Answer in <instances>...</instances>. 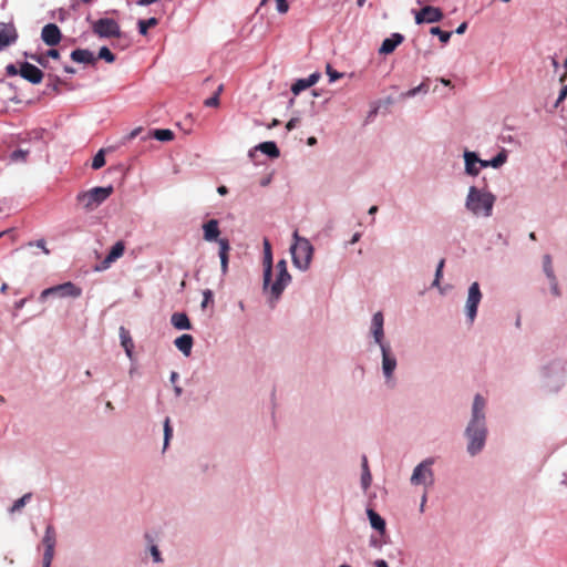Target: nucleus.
I'll list each match as a JSON object with an SVG mask.
<instances>
[{
  "mask_svg": "<svg viewBox=\"0 0 567 567\" xmlns=\"http://www.w3.org/2000/svg\"><path fill=\"white\" fill-rule=\"evenodd\" d=\"M369 334L373 343L378 346L381 351V371L384 384L389 389H393L396 385L395 371L398 369V359L392 350L391 343L385 338L384 316L381 311L373 313Z\"/></svg>",
  "mask_w": 567,
  "mask_h": 567,
  "instance_id": "f257e3e1",
  "label": "nucleus"
},
{
  "mask_svg": "<svg viewBox=\"0 0 567 567\" xmlns=\"http://www.w3.org/2000/svg\"><path fill=\"white\" fill-rule=\"evenodd\" d=\"M485 409L486 400L481 394H476L472 403L471 417L464 431L467 441L466 452L471 456L480 454L486 444L488 430Z\"/></svg>",
  "mask_w": 567,
  "mask_h": 567,
  "instance_id": "f03ea898",
  "label": "nucleus"
},
{
  "mask_svg": "<svg viewBox=\"0 0 567 567\" xmlns=\"http://www.w3.org/2000/svg\"><path fill=\"white\" fill-rule=\"evenodd\" d=\"M496 196L486 187L472 185L464 200L466 212L475 218H489L493 215Z\"/></svg>",
  "mask_w": 567,
  "mask_h": 567,
  "instance_id": "7ed1b4c3",
  "label": "nucleus"
},
{
  "mask_svg": "<svg viewBox=\"0 0 567 567\" xmlns=\"http://www.w3.org/2000/svg\"><path fill=\"white\" fill-rule=\"evenodd\" d=\"M291 279L292 278L288 271L286 259H280L276 265L275 280L271 281L270 279L267 286H265V281H262V291L266 295L267 302L271 308L277 305L285 289L290 285Z\"/></svg>",
  "mask_w": 567,
  "mask_h": 567,
  "instance_id": "20e7f679",
  "label": "nucleus"
},
{
  "mask_svg": "<svg viewBox=\"0 0 567 567\" xmlns=\"http://www.w3.org/2000/svg\"><path fill=\"white\" fill-rule=\"evenodd\" d=\"M290 254L293 266L300 271H307L310 268L315 248L310 240L299 235L298 230L292 234V244Z\"/></svg>",
  "mask_w": 567,
  "mask_h": 567,
  "instance_id": "39448f33",
  "label": "nucleus"
},
{
  "mask_svg": "<svg viewBox=\"0 0 567 567\" xmlns=\"http://www.w3.org/2000/svg\"><path fill=\"white\" fill-rule=\"evenodd\" d=\"M114 192L112 185L105 187H93L76 195V202L86 212H92L103 204Z\"/></svg>",
  "mask_w": 567,
  "mask_h": 567,
  "instance_id": "423d86ee",
  "label": "nucleus"
},
{
  "mask_svg": "<svg viewBox=\"0 0 567 567\" xmlns=\"http://www.w3.org/2000/svg\"><path fill=\"white\" fill-rule=\"evenodd\" d=\"M434 464V460L432 457H427L423 460L421 463H419L412 472V475L410 477V483L413 486H424L425 488H429L434 483V472L432 470V466Z\"/></svg>",
  "mask_w": 567,
  "mask_h": 567,
  "instance_id": "0eeeda50",
  "label": "nucleus"
},
{
  "mask_svg": "<svg viewBox=\"0 0 567 567\" xmlns=\"http://www.w3.org/2000/svg\"><path fill=\"white\" fill-rule=\"evenodd\" d=\"M82 295V289L75 286L73 282L68 281L61 285H56L44 289L39 297L40 301H44L47 298L53 296L59 298H79Z\"/></svg>",
  "mask_w": 567,
  "mask_h": 567,
  "instance_id": "6e6552de",
  "label": "nucleus"
},
{
  "mask_svg": "<svg viewBox=\"0 0 567 567\" xmlns=\"http://www.w3.org/2000/svg\"><path fill=\"white\" fill-rule=\"evenodd\" d=\"M93 32L100 38H115L120 37L121 29L118 23L111 18H102L93 22Z\"/></svg>",
  "mask_w": 567,
  "mask_h": 567,
  "instance_id": "1a4fd4ad",
  "label": "nucleus"
},
{
  "mask_svg": "<svg viewBox=\"0 0 567 567\" xmlns=\"http://www.w3.org/2000/svg\"><path fill=\"white\" fill-rule=\"evenodd\" d=\"M482 300V292L478 282H473L467 292V299L465 302V315L467 317V320L472 323L474 322L476 315H477V308Z\"/></svg>",
  "mask_w": 567,
  "mask_h": 567,
  "instance_id": "9d476101",
  "label": "nucleus"
},
{
  "mask_svg": "<svg viewBox=\"0 0 567 567\" xmlns=\"http://www.w3.org/2000/svg\"><path fill=\"white\" fill-rule=\"evenodd\" d=\"M56 544V533L52 525H48L44 530V535L42 538V545L44 546V553H43V559H42V566L43 567H50L53 556H54V548Z\"/></svg>",
  "mask_w": 567,
  "mask_h": 567,
  "instance_id": "9b49d317",
  "label": "nucleus"
},
{
  "mask_svg": "<svg viewBox=\"0 0 567 567\" xmlns=\"http://www.w3.org/2000/svg\"><path fill=\"white\" fill-rule=\"evenodd\" d=\"M464 159V173L467 176H478L481 169L485 168L484 159L478 157V154L474 151L465 150L463 153Z\"/></svg>",
  "mask_w": 567,
  "mask_h": 567,
  "instance_id": "f8f14e48",
  "label": "nucleus"
},
{
  "mask_svg": "<svg viewBox=\"0 0 567 567\" xmlns=\"http://www.w3.org/2000/svg\"><path fill=\"white\" fill-rule=\"evenodd\" d=\"M414 19L416 24L435 23L443 19V12L440 8L426 6L414 12Z\"/></svg>",
  "mask_w": 567,
  "mask_h": 567,
  "instance_id": "ddd939ff",
  "label": "nucleus"
},
{
  "mask_svg": "<svg viewBox=\"0 0 567 567\" xmlns=\"http://www.w3.org/2000/svg\"><path fill=\"white\" fill-rule=\"evenodd\" d=\"M262 267H264V274H262V281H265V286L268 285V281L272 277L274 271V259H272V250L271 245L268 238H264L262 240Z\"/></svg>",
  "mask_w": 567,
  "mask_h": 567,
  "instance_id": "4468645a",
  "label": "nucleus"
},
{
  "mask_svg": "<svg viewBox=\"0 0 567 567\" xmlns=\"http://www.w3.org/2000/svg\"><path fill=\"white\" fill-rule=\"evenodd\" d=\"M125 246L123 241H117L113 245L107 256L95 267L96 271H103L110 268V266L121 258L124 254Z\"/></svg>",
  "mask_w": 567,
  "mask_h": 567,
  "instance_id": "2eb2a0df",
  "label": "nucleus"
},
{
  "mask_svg": "<svg viewBox=\"0 0 567 567\" xmlns=\"http://www.w3.org/2000/svg\"><path fill=\"white\" fill-rule=\"evenodd\" d=\"M18 32L12 23L0 22V51L16 43Z\"/></svg>",
  "mask_w": 567,
  "mask_h": 567,
  "instance_id": "dca6fc26",
  "label": "nucleus"
},
{
  "mask_svg": "<svg viewBox=\"0 0 567 567\" xmlns=\"http://www.w3.org/2000/svg\"><path fill=\"white\" fill-rule=\"evenodd\" d=\"M42 41L50 47L59 44L61 41V31L54 23H48L42 28L41 31Z\"/></svg>",
  "mask_w": 567,
  "mask_h": 567,
  "instance_id": "f3484780",
  "label": "nucleus"
},
{
  "mask_svg": "<svg viewBox=\"0 0 567 567\" xmlns=\"http://www.w3.org/2000/svg\"><path fill=\"white\" fill-rule=\"evenodd\" d=\"M20 75L32 84H39L43 79V72L28 62L21 64Z\"/></svg>",
  "mask_w": 567,
  "mask_h": 567,
  "instance_id": "a211bd4d",
  "label": "nucleus"
},
{
  "mask_svg": "<svg viewBox=\"0 0 567 567\" xmlns=\"http://www.w3.org/2000/svg\"><path fill=\"white\" fill-rule=\"evenodd\" d=\"M219 223L217 219H209L203 225V238L208 243H217L221 238H219Z\"/></svg>",
  "mask_w": 567,
  "mask_h": 567,
  "instance_id": "6ab92c4d",
  "label": "nucleus"
},
{
  "mask_svg": "<svg viewBox=\"0 0 567 567\" xmlns=\"http://www.w3.org/2000/svg\"><path fill=\"white\" fill-rule=\"evenodd\" d=\"M367 516L370 523V526L373 530H375L380 536H384L386 534V523L384 518L378 514L373 508H367Z\"/></svg>",
  "mask_w": 567,
  "mask_h": 567,
  "instance_id": "aec40b11",
  "label": "nucleus"
},
{
  "mask_svg": "<svg viewBox=\"0 0 567 567\" xmlns=\"http://www.w3.org/2000/svg\"><path fill=\"white\" fill-rule=\"evenodd\" d=\"M404 40V37L401 33H392L390 38L383 40L379 53L380 54H390L392 53Z\"/></svg>",
  "mask_w": 567,
  "mask_h": 567,
  "instance_id": "412c9836",
  "label": "nucleus"
},
{
  "mask_svg": "<svg viewBox=\"0 0 567 567\" xmlns=\"http://www.w3.org/2000/svg\"><path fill=\"white\" fill-rule=\"evenodd\" d=\"M256 151H260L270 158H277L280 155L279 148L275 142H262L249 151V156L252 157Z\"/></svg>",
  "mask_w": 567,
  "mask_h": 567,
  "instance_id": "4be33fe9",
  "label": "nucleus"
},
{
  "mask_svg": "<svg viewBox=\"0 0 567 567\" xmlns=\"http://www.w3.org/2000/svg\"><path fill=\"white\" fill-rule=\"evenodd\" d=\"M218 246H219L218 256L220 259V269H221L223 275H225L228 271V260H229L228 252L230 250L229 240L227 238H223V239L218 240Z\"/></svg>",
  "mask_w": 567,
  "mask_h": 567,
  "instance_id": "5701e85b",
  "label": "nucleus"
},
{
  "mask_svg": "<svg viewBox=\"0 0 567 567\" xmlns=\"http://www.w3.org/2000/svg\"><path fill=\"white\" fill-rule=\"evenodd\" d=\"M194 339L190 334L184 333L174 340V346L185 355L189 357L192 353Z\"/></svg>",
  "mask_w": 567,
  "mask_h": 567,
  "instance_id": "b1692460",
  "label": "nucleus"
},
{
  "mask_svg": "<svg viewBox=\"0 0 567 567\" xmlns=\"http://www.w3.org/2000/svg\"><path fill=\"white\" fill-rule=\"evenodd\" d=\"M71 59L76 63L91 64L95 61L92 51L87 49H76L71 52Z\"/></svg>",
  "mask_w": 567,
  "mask_h": 567,
  "instance_id": "393cba45",
  "label": "nucleus"
},
{
  "mask_svg": "<svg viewBox=\"0 0 567 567\" xmlns=\"http://www.w3.org/2000/svg\"><path fill=\"white\" fill-rule=\"evenodd\" d=\"M171 323L177 330H189L192 329V323L189 321L188 316L185 312H175L171 317Z\"/></svg>",
  "mask_w": 567,
  "mask_h": 567,
  "instance_id": "a878e982",
  "label": "nucleus"
},
{
  "mask_svg": "<svg viewBox=\"0 0 567 567\" xmlns=\"http://www.w3.org/2000/svg\"><path fill=\"white\" fill-rule=\"evenodd\" d=\"M507 151L502 150L496 156H494L491 159H484L485 168L492 167V168H499L507 162Z\"/></svg>",
  "mask_w": 567,
  "mask_h": 567,
  "instance_id": "bb28decb",
  "label": "nucleus"
},
{
  "mask_svg": "<svg viewBox=\"0 0 567 567\" xmlns=\"http://www.w3.org/2000/svg\"><path fill=\"white\" fill-rule=\"evenodd\" d=\"M372 483V476L369 470L367 457L362 461V473H361V487L365 492Z\"/></svg>",
  "mask_w": 567,
  "mask_h": 567,
  "instance_id": "cd10ccee",
  "label": "nucleus"
},
{
  "mask_svg": "<svg viewBox=\"0 0 567 567\" xmlns=\"http://www.w3.org/2000/svg\"><path fill=\"white\" fill-rule=\"evenodd\" d=\"M429 90H430L429 84L426 82H422L417 86L412 87V89L408 90L406 92H403L401 94V97L402 99H411V97L416 96L420 93L426 94L429 92Z\"/></svg>",
  "mask_w": 567,
  "mask_h": 567,
  "instance_id": "c85d7f7f",
  "label": "nucleus"
},
{
  "mask_svg": "<svg viewBox=\"0 0 567 567\" xmlns=\"http://www.w3.org/2000/svg\"><path fill=\"white\" fill-rule=\"evenodd\" d=\"M31 498H32L31 493L24 494L22 497L18 498L12 504V506L9 508V513L14 514V513L21 512L22 508L30 502Z\"/></svg>",
  "mask_w": 567,
  "mask_h": 567,
  "instance_id": "c756f323",
  "label": "nucleus"
},
{
  "mask_svg": "<svg viewBox=\"0 0 567 567\" xmlns=\"http://www.w3.org/2000/svg\"><path fill=\"white\" fill-rule=\"evenodd\" d=\"M157 23H158V20L154 17L146 19V20H138L137 27H138L140 34L146 35L148 28L155 27V25H157Z\"/></svg>",
  "mask_w": 567,
  "mask_h": 567,
  "instance_id": "7c9ffc66",
  "label": "nucleus"
},
{
  "mask_svg": "<svg viewBox=\"0 0 567 567\" xmlns=\"http://www.w3.org/2000/svg\"><path fill=\"white\" fill-rule=\"evenodd\" d=\"M153 136L161 142H168L174 138V133L171 130H155Z\"/></svg>",
  "mask_w": 567,
  "mask_h": 567,
  "instance_id": "2f4dec72",
  "label": "nucleus"
},
{
  "mask_svg": "<svg viewBox=\"0 0 567 567\" xmlns=\"http://www.w3.org/2000/svg\"><path fill=\"white\" fill-rule=\"evenodd\" d=\"M543 270L547 278L556 277L553 268V260L550 255H544L543 257Z\"/></svg>",
  "mask_w": 567,
  "mask_h": 567,
  "instance_id": "473e14b6",
  "label": "nucleus"
},
{
  "mask_svg": "<svg viewBox=\"0 0 567 567\" xmlns=\"http://www.w3.org/2000/svg\"><path fill=\"white\" fill-rule=\"evenodd\" d=\"M120 340L123 348H134L130 332L124 327L120 328Z\"/></svg>",
  "mask_w": 567,
  "mask_h": 567,
  "instance_id": "72a5a7b5",
  "label": "nucleus"
},
{
  "mask_svg": "<svg viewBox=\"0 0 567 567\" xmlns=\"http://www.w3.org/2000/svg\"><path fill=\"white\" fill-rule=\"evenodd\" d=\"M430 33L433 35H437L442 43H447L452 35V32L443 31L439 27L431 28Z\"/></svg>",
  "mask_w": 567,
  "mask_h": 567,
  "instance_id": "f704fd0d",
  "label": "nucleus"
},
{
  "mask_svg": "<svg viewBox=\"0 0 567 567\" xmlns=\"http://www.w3.org/2000/svg\"><path fill=\"white\" fill-rule=\"evenodd\" d=\"M105 165L104 150H100L92 159V168L100 169Z\"/></svg>",
  "mask_w": 567,
  "mask_h": 567,
  "instance_id": "c9c22d12",
  "label": "nucleus"
},
{
  "mask_svg": "<svg viewBox=\"0 0 567 567\" xmlns=\"http://www.w3.org/2000/svg\"><path fill=\"white\" fill-rule=\"evenodd\" d=\"M97 56L107 63H113L115 61V55L107 47L100 48Z\"/></svg>",
  "mask_w": 567,
  "mask_h": 567,
  "instance_id": "e433bc0d",
  "label": "nucleus"
},
{
  "mask_svg": "<svg viewBox=\"0 0 567 567\" xmlns=\"http://www.w3.org/2000/svg\"><path fill=\"white\" fill-rule=\"evenodd\" d=\"M308 87H310V85L307 83V81L305 79H299L292 84L291 91L295 95H298L300 92Z\"/></svg>",
  "mask_w": 567,
  "mask_h": 567,
  "instance_id": "4c0bfd02",
  "label": "nucleus"
},
{
  "mask_svg": "<svg viewBox=\"0 0 567 567\" xmlns=\"http://www.w3.org/2000/svg\"><path fill=\"white\" fill-rule=\"evenodd\" d=\"M148 551L152 556V559L154 563L156 564H162L163 563V557H162V554L157 547V545L155 544H152L150 547H148Z\"/></svg>",
  "mask_w": 567,
  "mask_h": 567,
  "instance_id": "58836bf2",
  "label": "nucleus"
},
{
  "mask_svg": "<svg viewBox=\"0 0 567 567\" xmlns=\"http://www.w3.org/2000/svg\"><path fill=\"white\" fill-rule=\"evenodd\" d=\"M326 73L329 76V82L330 83H333V82H336L337 80H339V79H341L343 76V73L333 70L330 64H327Z\"/></svg>",
  "mask_w": 567,
  "mask_h": 567,
  "instance_id": "ea45409f",
  "label": "nucleus"
},
{
  "mask_svg": "<svg viewBox=\"0 0 567 567\" xmlns=\"http://www.w3.org/2000/svg\"><path fill=\"white\" fill-rule=\"evenodd\" d=\"M550 286V292L554 297L559 298L561 296L560 288L556 277L547 278Z\"/></svg>",
  "mask_w": 567,
  "mask_h": 567,
  "instance_id": "a19ab883",
  "label": "nucleus"
},
{
  "mask_svg": "<svg viewBox=\"0 0 567 567\" xmlns=\"http://www.w3.org/2000/svg\"><path fill=\"white\" fill-rule=\"evenodd\" d=\"M172 436V427L169 425V419L166 417L164 422V447L168 445L169 439Z\"/></svg>",
  "mask_w": 567,
  "mask_h": 567,
  "instance_id": "79ce46f5",
  "label": "nucleus"
},
{
  "mask_svg": "<svg viewBox=\"0 0 567 567\" xmlns=\"http://www.w3.org/2000/svg\"><path fill=\"white\" fill-rule=\"evenodd\" d=\"M443 267H444V260H441L439 262L437 267H436L435 279L433 280L432 286L439 287L440 280H441V277H442V274H443Z\"/></svg>",
  "mask_w": 567,
  "mask_h": 567,
  "instance_id": "37998d69",
  "label": "nucleus"
},
{
  "mask_svg": "<svg viewBox=\"0 0 567 567\" xmlns=\"http://www.w3.org/2000/svg\"><path fill=\"white\" fill-rule=\"evenodd\" d=\"M276 9L280 14H285L289 10L288 0H276Z\"/></svg>",
  "mask_w": 567,
  "mask_h": 567,
  "instance_id": "c03bdc74",
  "label": "nucleus"
},
{
  "mask_svg": "<svg viewBox=\"0 0 567 567\" xmlns=\"http://www.w3.org/2000/svg\"><path fill=\"white\" fill-rule=\"evenodd\" d=\"M213 291L210 289H206L203 291V301H202V308H206L209 302L213 301Z\"/></svg>",
  "mask_w": 567,
  "mask_h": 567,
  "instance_id": "a18cd8bd",
  "label": "nucleus"
},
{
  "mask_svg": "<svg viewBox=\"0 0 567 567\" xmlns=\"http://www.w3.org/2000/svg\"><path fill=\"white\" fill-rule=\"evenodd\" d=\"M28 246H37L38 248H40L45 255H49L50 254V250L47 248V245H45V240L44 239H39L37 241H30L28 243Z\"/></svg>",
  "mask_w": 567,
  "mask_h": 567,
  "instance_id": "49530a36",
  "label": "nucleus"
},
{
  "mask_svg": "<svg viewBox=\"0 0 567 567\" xmlns=\"http://www.w3.org/2000/svg\"><path fill=\"white\" fill-rule=\"evenodd\" d=\"M27 155H28V152L22 151V150H17V151L12 152L11 159L14 162L24 161Z\"/></svg>",
  "mask_w": 567,
  "mask_h": 567,
  "instance_id": "de8ad7c7",
  "label": "nucleus"
},
{
  "mask_svg": "<svg viewBox=\"0 0 567 567\" xmlns=\"http://www.w3.org/2000/svg\"><path fill=\"white\" fill-rule=\"evenodd\" d=\"M218 104H219L218 93H215L213 96H210L209 99H207L205 101V105L209 106V107L218 106Z\"/></svg>",
  "mask_w": 567,
  "mask_h": 567,
  "instance_id": "09e8293b",
  "label": "nucleus"
},
{
  "mask_svg": "<svg viewBox=\"0 0 567 567\" xmlns=\"http://www.w3.org/2000/svg\"><path fill=\"white\" fill-rule=\"evenodd\" d=\"M319 79H320V73L315 72V73L310 74L308 78H306L305 80L307 81V83L310 86H312L318 82Z\"/></svg>",
  "mask_w": 567,
  "mask_h": 567,
  "instance_id": "8fccbe9b",
  "label": "nucleus"
},
{
  "mask_svg": "<svg viewBox=\"0 0 567 567\" xmlns=\"http://www.w3.org/2000/svg\"><path fill=\"white\" fill-rule=\"evenodd\" d=\"M6 72L9 76H14V75H18L20 74V70L17 69V66L14 64H8L6 66Z\"/></svg>",
  "mask_w": 567,
  "mask_h": 567,
  "instance_id": "3c124183",
  "label": "nucleus"
},
{
  "mask_svg": "<svg viewBox=\"0 0 567 567\" xmlns=\"http://www.w3.org/2000/svg\"><path fill=\"white\" fill-rule=\"evenodd\" d=\"M567 96V85H564L559 92L558 99L556 101V105L561 103Z\"/></svg>",
  "mask_w": 567,
  "mask_h": 567,
  "instance_id": "603ef678",
  "label": "nucleus"
},
{
  "mask_svg": "<svg viewBox=\"0 0 567 567\" xmlns=\"http://www.w3.org/2000/svg\"><path fill=\"white\" fill-rule=\"evenodd\" d=\"M298 122H299V120H298V118H296V117L290 118V120L287 122V124H286V128H287V131H292V130L297 126Z\"/></svg>",
  "mask_w": 567,
  "mask_h": 567,
  "instance_id": "864d4df0",
  "label": "nucleus"
},
{
  "mask_svg": "<svg viewBox=\"0 0 567 567\" xmlns=\"http://www.w3.org/2000/svg\"><path fill=\"white\" fill-rule=\"evenodd\" d=\"M467 29V23L466 22H462L455 30V33L456 34H463Z\"/></svg>",
  "mask_w": 567,
  "mask_h": 567,
  "instance_id": "5fc2aeb1",
  "label": "nucleus"
},
{
  "mask_svg": "<svg viewBox=\"0 0 567 567\" xmlns=\"http://www.w3.org/2000/svg\"><path fill=\"white\" fill-rule=\"evenodd\" d=\"M47 54H48V56H50V58H52V59H54V60H56V59H59V58H60V53H59V51H58V50H55V49H51V50H49Z\"/></svg>",
  "mask_w": 567,
  "mask_h": 567,
  "instance_id": "6e6d98bb",
  "label": "nucleus"
},
{
  "mask_svg": "<svg viewBox=\"0 0 567 567\" xmlns=\"http://www.w3.org/2000/svg\"><path fill=\"white\" fill-rule=\"evenodd\" d=\"M369 543L372 547H381V542L373 536L370 538Z\"/></svg>",
  "mask_w": 567,
  "mask_h": 567,
  "instance_id": "4d7b16f0",
  "label": "nucleus"
},
{
  "mask_svg": "<svg viewBox=\"0 0 567 567\" xmlns=\"http://www.w3.org/2000/svg\"><path fill=\"white\" fill-rule=\"evenodd\" d=\"M217 193L220 195V196H225L227 193H228V189L226 186L221 185L219 187H217Z\"/></svg>",
  "mask_w": 567,
  "mask_h": 567,
  "instance_id": "13d9d810",
  "label": "nucleus"
},
{
  "mask_svg": "<svg viewBox=\"0 0 567 567\" xmlns=\"http://www.w3.org/2000/svg\"><path fill=\"white\" fill-rule=\"evenodd\" d=\"M178 378H179V375H178V373H177V372H175V371L171 372L169 381H171L173 384H175V383H176V381L178 380Z\"/></svg>",
  "mask_w": 567,
  "mask_h": 567,
  "instance_id": "bf43d9fd",
  "label": "nucleus"
},
{
  "mask_svg": "<svg viewBox=\"0 0 567 567\" xmlns=\"http://www.w3.org/2000/svg\"><path fill=\"white\" fill-rule=\"evenodd\" d=\"M360 238H361V234L360 233L353 234V236H352V238L350 240V244L353 245V244L358 243L360 240Z\"/></svg>",
  "mask_w": 567,
  "mask_h": 567,
  "instance_id": "052dcab7",
  "label": "nucleus"
},
{
  "mask_svg": "<svg viewBox=\"0 0 567 567\" xmlns=\"http://www.w3.org/2000/svg\"><path fill=\"white\" fill-rule=\"evenodd\" d=\"M425 503H426V492H424V494L422 495V498H421V505H420L421 512H424Z\"/></svg>",
  "mask_w": 567,
  "mask_h": 567,
  "instance_id": "680f3d73",
  "label": "nucleus"
},
{
  "mask_svg": "<svg viewBox=\"0 0 567 567\" xmlns=\"http://www.w3.org/2000/svg\"><path fill=\"white\" fill-rule=\"evenodd\" d=\"M374 564H375V567H389L386 561L383 559H378Z\"/></svg>",
  "mask_w": 567,
  "mask_h": 567,
  "instance_id": "e2e57ef3",
  "label": "nucleus"
},
{
  "mask_svg": "<svg viewBox=\"0 0 567 567\" xmlns=\"http://www.w3.org/2000/svg\"><path fill=\"white\" fill-rule=\"evenodd\" d=\"M133 349H134V348H124L125 354L127 355V358H128L130 360H132V359H133Z\"/></svg>",
  "mask_w": 567,
  "mask_h": 567,
  "instance_id": "0e129e2a",
  "label": "nucleus"
},
{
  "mask_svg": "<svg viewBox=\"0 0 567 567\" xmlns=\"http://www.w3.org/2000/svg\"><path fill=\"white\" fill-rule=\"evenodd\" d=\"M174 393L176 396H181L183 393V389L179 385H174Z\"/></svg>",
  "mask_w": 567,
  "mask_h": 567,
  "instance_id": "69168bd1",
  "label": "nucleus"
},
{
  "mask_svg": "<svg viewBox=\"0 0 567 567\" xmlns=\"http://www.w3.org/2000/svg\"><path fill=\"white\" fill-rule=\"evenodd\" d=\"M25 301H27L25 299H21V300L17 301L16 307L18 309H21L24 306Z\"/></svg>",
  "mask_w": 567,
  "mask_h": 567,
  "instance_id": "338daca9",
  "label": "nucleus"
},
{
  "mask_svg": "<svg viewBox=\"0 0 567 567\" xmlns=\"http://www.w3.org/2000/svg\"><path fill=\"white\" fill-rule=\"evenodd\" d=\"M64 71L66 73H70V74H74L75 73V70L72 66H69V65L64 66Z\"/></svg>",
  "mask_w": 567,
  "mask_h": 567,
  "instance_id": "774afa93",
  "label": "nucleus"
}]
</instances>
